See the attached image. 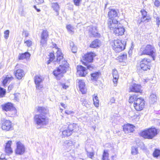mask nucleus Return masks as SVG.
Returning a JSON list of instances; mask_svg holds the SVG:
<instances>
[{"label":"nucleus","instance_id":"1","mask_svg":"<svg viewBox=\"0 0 160 160\" xmlns=\"http://www.w3.org/2000/svg\"><path fill=\"white\" fill-rule=\"evenodd\" d=\"M57 58L56 61L60 64L57 70L53 71V74L58 79L59 77H62V75L66 72L67 68L68 67V64L63 58V55L59 48L58 49L57 52Z\"/></svg>","mask_w":160,"mask_h":160},{"label":"nucleus","instance_id":"2","mask_svg":"<svg viewBox=\"0 0 160 160\" xmlns=\"http://www.w3.org/2000/svg\"><path fill=\"white\" fill-rule=\"evenodd\" d=\"M139 54L140 55H149L154 60L156 55V50L153 46L150 44L143 45L140 48Z\"/></svg>","mask_w":160,"mask_h":160},{"label":"nucleus","instance_id":"3","mask_svg":"<svg viewBox=\"0 0 160 160\" xmlns=\"http://www.w3.org/2000/svg\"><path fill=\"white\" fill-rule=\"evenodd\" d=\"M34 122L37 128H39L48 124V118L45 114H36L34 117Z\"/></svg>","mask_w":160,"mask_h":160},{"label":"nucleus","instance_id":"4","mask_svg":"<svg viewBox=\"0 0 160 160\" xmlns=\"http://www.w3.org/2000/svg\"><path fill=\"white\" fill-rule=\"evenodd\" d=\"M157 134L155 128H151L146 129L140 133V135L145 138L152 139Z\"/></svg>","mask_w":160,"mask_h":160},{"label":"nucleus","instance_id":"5","mask_svg":"<svg viewBox=\"0 0 160 160\" xmlns=\"http://www.w3.org/2000/svg\"><path fill=\"white\" fill-rule=\"evenodd\" d=\"M113 49L116 52H120L125 48L126 42H122L120 40H115L114 42Z\"/></svg>","mask_w":160,"mask_h":160},{"label":"nucleus","instance_id":"6","mask_svg":"<svg viewBox=\"0 0 160 160\" xmlns=\"http://www.w3.org/2000/svg\"><path fill=\"white\" fill-rule=\"evenodd\" d=\"M133 103L134 107L137 111L142 110L145 105V101L142 98H138Z\"/></svg>","mask_w":160,"mask_h":160},{"label":"nucleus","instance_id":"7","mask_svg":"<svg viewBox=\"0 0 160 160\" xmlns=\"http://www.w3.org/2000/svg\"><path fill=\"white\" fill-rule=\"evenodd\" d=\"M151 61L149 59L144 58L142 59L140 62V67L142 69L146 71L150 69L151 66Z\"/></svg>","mask_w":160,"mask_h":160},{"label":"nucleus","instance_id":"8","mask_svg":"<svg viewBox=\"0 0 160 160\" xmlns=\"http://www.w3.org/2000/svg\"><path fill=\"white\" fill-rule=\"evenodd\" d=\"M119 22L116 19L109 18L108 21L109 28L113 32L119 24Z\"/></svg>","mask_w":160,"mask_h":160},{"label":"nucleus","instance_id":"9","mask_svg":"<svg viewBox=\"0 0 160 160\" xmlns=\"http://www.w3.org/2000/svg\"><path fill=\"white\" fill-rule=\"evenodd\" d=\"M17 148L15 150L16 153L19 155H22L24 152L25 148L24 145L20 142L16 143Z\"/></svg>","mask_w":160,"mask_h":160},{"label":"nucleus","instance_id":"10","mask_svg":"<svg viewBox=\"0 0 160 160\" xmlns=\"http://www.w3.org/2000/svg\"><path fill=\"white\" fill-rule=\"evenodd\" d=\"M12 127V123L10 120H4L2 125V130L8 131L11 129Z\"/></svg>","mask_w":160,"mask_h":160},{"label":"nucleus","instance_id":"11","mask_svg":"<svg viewBox=\"0 0 160 160\" xmlns=\"http://www.w3.org/2000/svg\"><path fill=\"white\" fill-rule=\"evenodd\" d=\"M43 80V78L40 75H37L34 77V81L37 89L40 90L42 87L41 84Z\"/></svg>","mask_w":160,"mask_h":160},{"label":"nucleus","instance_id":"12","mask_svg":"<svg viewBox=\"0 0 160 160\" xmlns=\"http://www.w3.org/2000/svg\"><path fill=\"white\" fill-rule=\"evenodd\" d=\"M125 29L123 26L120 23L119 25L115 28L114 29L113 33L117 36L122 35L125 32Z\"/></svg>","mask_w":160,"mask_h":160},{"label":"nucleus","instance_id":"13","mask_svg":"<svg viewBox=\"0 0 160 160\" xmlns=\"http://www.w3.org/2000/svg\"><path fill=\"white\" fill-rule=\"evenodd\" d=\"M74 125H70L68 126V128L62 132V135L64 136H70L74 132Z\"/></svg>","mask_w":160,"mask_h":160},{"label":"nucleus","instance_id":"14","mask_svg":"<svg viewBox=\"0 0 160 160\" xmlns=\"http://www.w3.org/2000/svg\"><path fill=\"white\" fill-rule=\"evenodd\" d=\"M141 87L140 85L133 84L130 86L129 90L132 92L141 93L142 92Z\"/></svg>","mask_w":160,"mask_h":160},{"label":"nucleus","instance_id":"15","mask_svg":"<svg viewBox=\"0 0 160 160\" xmlns=\"http://www.w3.org/2000/svg\"><path fill=\"white\" fill-rule=\"evenodd\" d=\"M95 56V54L94 53L92 52H88L84 56L83 59L86 62H92L93 60V57Z\"/></svg>","mask_w":160,"mask_h":160},{"label":"nucleus","instance_id":"16","mask_svg":"<svg viewBox=\"0 0 160 160\" xmlns=\"http://www.w3.org/2000/svg\"><path fill=\"white\" fill-rule=\"evenodd\" d=\"M135 127L130 124H128L124 125L123 130L125 133L133 132L134 130Z\"/></svg>","mask_w":160,"mask_h":160},{"label":"nucleus","instance_id":"17","mask_svg":"<svg viewBox=\"0 0 160 160\" xmlns=\"http://www.w3.org/2000/svg\"><path fill=\"white\" fill-rule=\"evenodd\" d=\"M78 81L79 88L80 91L82 94L85 93L86 92L87 89L85 87V83L83 81L81 80H77Z\"/></svg>","mask_w":160,"mask_h":160},{"label":"nucleus","instance_id":"18","mask_svg":"<svg viewBox=\"0 0 160 160\" xmlns=\"http://www.w3.org/2000/svg\"><path fill=\"white\" fill-rule=\"evenodd\" d=\"M77 71L78 73L81 76H85L87 73L86 68L81 65L78 66Z\"/></svg>","mask_w":160,"mask_h":160},{"label":"nucleus","instance_id":"19","mask_svg":"<svg viewBox=\"0 0 160 160\" xmlns=\"http://www.w3.org/2000/svg\"><path fill=\"white\" fill-rule=\"evenodd\" d=\"M141 12L142 16L141 21L142 22H148L151 18L149 16H147V12L144 10L143 9L141 10Z\"/></svg>","mask_w":160,"mask_h":160},{"label":"nucleus","instance_id":"20","mask_svg":"<svg viewBox=\"0 0 160 160\" xmlns=\"http://www.w3.org/2000/svg\"><path fill=\"white\" fill-rule=\"evenodd\" d=\"M14 74L18 79H20L24 76L23 71L21 69H18L14 71Z\"/></svg>","mask_w":160,"mask_h":160},{"label":"nucleus","instance_id":"21","mask_svg":"<svg viewBox=\"0 0 160 160\" xmlns=\"http://www.w3.org/2000/svg\"><path fill=\"white\" fill-rule=\"evenodd\" d=\"M101 43L100 40L96 39L92 42L90 45V47L91 48H97L100 47Z\"/></svg>","mask_w":160,"mask_h":160},{"label":"nucleus","instance_id":"22","mask_svg":"<svg viewBox=\"0 0 160 160\" xmlns=\"http://www.w3.org/2000/svg\"><path fill=\"white\" fill-rule=\"evenodd\" d=\"M108 12V16L109 18L114 19L118 16L117 12L114 9H110Z\"/></svg>","mask_w":160,"mask_h":160},{"label":"nucleus","instance_id":"23","mask_svg":"<svg viewBox=\"0 0 160 160\" xmlns=\"http://www.w3.org/2000/svg\"><path fill=\"white\" fill-rule=\"evenodd\" d=\"M14 107L12 104L8 102L2 106V109L7 112H8Z\"/></svg>","mask_w":160,"mask_h":160},{"label":"nucleus","instance_id":"24","mask_svg":"<svg viewBox=\"0 0 160 160\" xmlns=\"http://www.w3.org/2000/svg\"><path fill=\"white\" fill-rule=\"evenodd\" d=\"M112 74L113 78V82L114 84H117L119 78V75L117 71L115 69L113 70Z\"/></svg>","mask_w":160,"mask_h":160},{"label":"nucleus","instance_id":"25","mask_svg":"<svg viewBox=\"0 0 160 160\" xmlns=\"http://www.w3.org/2000/svg\"><path fill=\"white\" fill-rule=\"evenodd\" d=\"M51 6L53 10L55 11L57 13V15L59 14L58 11L60 9L59 5L57 2L52 3L51 4Z\"/></svg>","mask_w":160,"mask_h":160},{"label":"nucleus","instance_id":"26","mask_svg":"<svg viewBox=\"0 0 160 160\" xmlns=\"http://www.w3.org/2000/svg\"><path fill=\"white\" fill-rule=\"evenodd\" d=\"M38 111L40 113V114H47L48 112V110L47 109L43 107H38L37 108Z\"/></svg>","mask_w":160,"mask_h":160},{"label":"nucleus","instance_id":"27","mask_svg":"<svg viewBox=\"0 0 160 160\" xmlns=\"http://www.w3.org/2000/svg\"><path fill=\"white\" fill-rule=\"evenodd\" d=\"M17 112L16 109L13 107L11 110L8 112V113L10 117H14L17 116Z\"/></svg>","mask_w":160,"mask_h":160},{"label":"nucleus","instance_id":"28","mask_svg":"<svg viewBox=\"0 0 160 160\" xmlns=\"http://www.w3.org/2000/svg\"><path fill=\"white\" fill-rule=\"evenodd\" d=\"M30 56V53L28 52H26L24 53L20 54L18 58L19 59H28Z\"/></svg>","mask_w":160,"mask_h":160},{"label":"nucleus","instance_id":"29","mask_svg":"<svg viewBox=\"0 0 160 160\" xmlns=\"http://www.w3.org/2000/svg\"><path fill=\"white\" fill-rule=\"evenodd\" d=\"M157 100V97L154 94H151L149 98V101L151 103H153Z\"/></svg>","mask_w":160,"mask_h":160},{"label":"nucleus","instance_id":"30","mask_svg":"<svg viewBox=\"0 0 160 160\" xmlns=\"http://www.w3.org/2000/svg\"><path fill=\"white\" fill-rule=\"evenodd\" d=\"M93 100L94 105L97 107L99 106V100L98 97L97 96L94 95L93 97Z\"/></svg>","mask_w":160,"mask_h":160},{"label":"nucleus","instance_id":"31","mask_svg":"<svg viewBox=\"0 0 160 160\" xmlns=\"http://www.w3.org/2000/svg\"><path fill=\"white\" fill-rule=\"evenodd\" d=\"M49 60L47 61V64H48L55 59V56L53 53L51 52L49 55Z\"/></svg>","mask_w":160,"mask_h":160},{"label":"nucleus","instance_id":"32","mask_svg":"<svg viewBox=\"0 0 160 160\" xmlns=\"http://www.w3.org/2000/svg\"><path fill=\"white\" fill-rule=\"evenodd\" d=\"M48 32L46 30H43L41 35V38L48 39Z\"/></svg>","mask_w":160,"mask_h":160},{"label":"nucleus","instance_id":"33","mask_svg":"<svg viewBox=\"0 0 160 160\" xmlns=\"http://www.w3.org/2000/svg\"><path fill=\"white\" fill-rule=\"evenodd\" d=\"M153 155L154 157H160V150L158 149H155L153 152Z\"/></svg>","mask_w":160,"mask_h":160},{"label":"nucleus","instance_id":"34","mask_svg":"<svg viewBox=\"0 0 160 160\" xmlns=\"http://www.w3.org/2000/svg\"><path fill=\"white\" fill-rule=\"evenodd\" d=\"M75 142L70 140H66L64 142V145L66 146H71L73 145Z\"/></svg>","mask_w":160,"mask_h":160},{"label":"nucleus","instance_id":"35","mask_svg":"<svg viewBox=\"0 0 160 160\" xmlns=\"http://www.w3.org/2000/svg\"><path fill=\"white\" fill-rule=\"evenodd\" d=\"M96 29V28L95 27L92 28L91 27L90 29H89V32H91V34L93 35L94 37H98L99 36L100 34H99L97 32H93V29Z\"/></svg>","mask_w":160,"mask_h":160},{"label":"nucleus","instance_id":"36","mask_svg":"<svg viewBox=\"0 0 160 160\" xmlns=\"http://www.w3.org/2000/svg\"><path fill=\"white\" fill-rule=\"evenodd\" d=\"M13 78L12 77H7L6 78L3 80L2 84L3 86L5 85L8 82H10V81Z\"/></svg>","mask_w":160,"mask_h":160},{"label":"nucleus","instance_id":"37","mask_svg":"<svg viewBox=\"0 0 160 160\" xmlns=\"http://www.w3.org/2000/svg\"><path fill=\"white\" fill-rule=\"evenodd\" d=\"M108 151L107 150H104L102 157L103 160H109L108 159Z\"/></svg>","mask_w":160,"mask_h":160},{"label":"nucleus","instance_id":"38","mask_svg":"<svg viewBox=\"0 0 160 160\" xmlns=\"http://www.w3.org/2000/svg\"><path fill=\"white\" fill-rule=\"evenodd\" d=\"M127 57V55L126 54H123L118 57L119 61L120 62H122L126 59Z\"/></svg>","mask_w":160,"mask_h":160},{"label":"nucleus","instance_id":"39","mask_svg":"<svg viewBox=\"0 0 160 160\" xmlns=\"http://www.w3.org/2000/svg\"><path fill=\"white\" fill-rule=\"evenodd\" d=\"M91 76L92 79L96 80L99 76V74L98 72H95L91 74Z\"/></svg>","mask_w":160,"mask_h":160},{"label":"nucleus","instance_id":"40","mask_svg":"<svg viewBox=\"0 0 160 160\" xmlns=\"http://www.w3.org/2000/svg\"><path fill=\"white\" fill-rule=\"evenodd\" d=\"M138 98H137V96L136 95L131 96L129 98V102L130 103H132L133 102L134 103V102H135V101H136L137 99Z\"/></svg>","mask_w":160,"mask_h":160},{"label":"nucleus","instance_id":"41","mask_svg":"<svg viewBox=\"0 0 160 160\" xmlns=\"http://www.w3.org/2000/svg\"><path fill=\"white\" fill-rule=\"evenodd\" d=\"M132 153L133 155H135L138 154V148L133 147L132 148Z\"/></svg>","mask_w":160,"mask_h":160},{"label":"nucleus","instance_id":"42","mask_svg":"<svg viewBox=\"0 0 160 160\" xmlns=\"http://www.w3.org/2000/svg\"><path fill=\"white\" fill-rule=\"evenodd\" d=\"M19 14L21 16H25L26 15V12L24 11L23 7H21L19 9Z\"/></svg>","mask_w":160,"mask_h":160},{"label":"nucleus","instance_id":"43","mask_svg":"<svg viewBox=\"0 0 160 160\" xmlns=\"http://www.w3.org/2000/svg\"><path fill=\"white\" fill-rule=\"evenodd\" d=\"M24 43L28 47H30L32 44V41L30 40H24Z\"/></svg>","mask_w":160,"mask_h":160},{"label":"nucleus","instance_id":"44","mask_svg":"<svg viewBox=\"0 0 160 160\" xmlns=\"http://www.w3.org/2000/svg\"><path fill=\"white\" fill-rule=\"evenodd\" d=\"M6 91L5 89L0 87V97H3L5 94Z\"/></svg>","mask_w":160,"mask_h":160},{"label":"nucleus","instance_id":"45","mask_svg":"<svg viewBox=\"0 0 160 160\" xmlns=\"http://www.w3.org/2000/svg\"><path fill=\"white\" fill-rule=\"evenodd\" d=\"M47 40V39L41 38L40 41V45H42V46H43L46 43Z\"/></svg>","mask_w":160,"mask_h":160},{"label":"nucleus","instance_id":"46","mask_svg":"<svg viewBox=\"0 0 160 160\" xmlns=\"http://www.w3.org/2000/svg\"><path fill=\"white\" fill-rule=\"evenodd\" d=\"M66 28L67 30L70 32H73V27L70 25H67Z\"/></svg>","mask_w":160,"mask_h":160},{"label":"nucleus","instance_id":"47","mask_svg":"<svg viewBox=\"0 0 160 160\" xmlns=\"http://www.w3.org/2000/svg\"><path fill=\"white\" fill-rule=\"evenodd\" d=\"M83 63L85 65L87 66V68L88 69L90 70H92L93 68V67L91 65H88V63H87V62H83Z\"/></svg>","mask_w":160,"mask_h":160},{"label":"nucleus","instance_id":"48","mask_svg":"<svg viewBox=\"0 0 160 160\" xmlns=\"http://www.w3.org/2000/svg\"><path fill=\"white\" fill-rule=\"evenodd\" d=\"M82 0H73L74 4L77 6H79Z\"/></svg>","mask_w":160,"mask_h":160},{"label":"nucleus","instance_id":"49","mask_svg":"<svg viewBox=\"0 0 160 160\" xmlns=\"http://www.w3.org/2000/svg\"><path fill=\"white\" fill-rule=\"evenodd\" d=\"M154 4V5L158 7L160 6V2L158 0H155L154 1H153Z\"/></svg>","mask_w":160,"mask_h":160},{"label":"nucleus","instance_id":"50","mask_svg":"<svg viewBox=\"0 0 160 160\" xmlns=\"http://www.w3.org/2000/svg\"><path fill=\"white\" fill-rule=\"evenodd\" d=\"M87 152V155L88 157L91 158H92V157L93 156L94 154L93 152H89L86 151Z\"/></svg>","mask_w":160,"mask_h":160},{"label":"nucleus","instance_id":"51","mask_svg":"<svg viewBox=\"0 0 160 160\" xmlns=\"http://www.w3.org/2000/svg\"><path fill=\"white\" fill-rule=\"evenodd\" d=\"M154 18H155L156 22V24L158 25V27H159V25L160 24V18L159 17H154Z\"/></svg>","mask_w":160,"mask_h":160},{"label":"nucleus","instance_id":"52","mask_svg":"<svg viewBox=\"0 0 160 160\" xmlns=\"http://www.w3.org/2000/svg\"><path fill=\"white\" fill-rule=\"evenodd\" d=\"M5 151L6 153L8 154L11 153L12 152V150L11 148H5Z\"/></svg>","mask_w":160,"mask_h":160},{"label":"nucleus","instance_id":"53","mask_svg":"<svg viewBox=\"0 0 160 160\" xmlns=\"http://www.w3.org/2000/svg\"><path fill=\"white\" fill-rule=\"evenodd\" d=\"M12 143V141H8L6 145L5 146V148H11V144Z\"/></svg>","mask_w":160,"mask_h":160},{"label":"nucleus","instance_id":"54","mask_svg":"<svg viewBox=\"0 0 160 160\" xmlns=\"http://www.w3.org/2000/svg\"><path fill=\"white\" fill-rule=\"evenodd\" d=\"M5 38H7L9 36V31L8 30H7L4 32Z\"/></svg>","mask_w":160,"mask_h":160},{"label":"nucleus","instance_id":"55","mask_svg":"<svg viewBox=\"0 0 160 160\" xmlns=\"http://www.w3.org/2000/svg\"><path fill=\"white\" fill-rule=\"evenodd\" d=\"M140 146L141 148H142V149L145 150L146 149V148L145 146V145L142 142H140Z\"/></svg>","mask_w":160,"mask_h":160},{"label":"nucleus","instance_id":"56","mask_svg":"<svg viewBox=\"0 0 160 160\" xmlns=\"http://www.w3.org/2000/svg\"><path fill=\"white\" fill-rule=\"evenodd\" d=\"M71 49L72 52L75 53L77 52V48L76 47V46H75L74 47H72L71 48Z\"/></svg>","mask_w":160,"mask_h":160},{"label":"nucleus","instance_id":"57","mask_svg":"<svg viewBox=\"0 0 160 160\" xmlns=\"http://www.w3.org/2000/svg\"><path fill=\"white\" fill-rule=\"evenodd\" d=\"M36 2L38 4H41L44 2L43 0H35Z\"/></svg>","mask_w":160,"mask_h":160},{"label":"nucleus","instance_id":"58","mask_svg":"<svg viewBox=\"0 0 160 160\" xmlns=\"http://www.w3.org/2000/svg\"><path fill=\"white\" fill-rule=\"evenodd\" d=\"M23 34H24V36L26 37H27L29 36V34L28 32L26 31H24L23 32Z\"/></svg>","mask_w":160,"mask_h":160},{"label":"nucleus","instance_id":"59","mask_svg":"<svg viewBox=\"0 0 160 160\" xmlns=\"http://www.w3.org/2000/svg\"><path fill=\"white\" fill-rule=\"evenodd\" d=\"M61 85L62 87L65 89H66L68 87V86L67 85H66L64 83H62L61 84Z\"/></svg>","mask_w":160,"mask_h":160},{"label":"nucleus","instance_id":"60","mask_svg":"<svg viewBox=\"0 0 160 160\" xmlns=\"http://www.w3.org/2000/svg\"><path fill=\"white\" fill-rule=\"evenodd\" d=\"M65 113L67 114H71L73 113V112L71 111L66 110Z\"/></svg>","mask_w":160,"mask_h":160},{"label":"nucleus","instance_id":"61","mask_svg":"<svg viewBox=\"0 0 160 160\" xmlns=\"http://www.w3.org/2000/svg\"><path fill=\"white\" fill-rule=\"evenodd\" d=\"M17 94L14 95V99L17 101L18 102L19 100V98L18 97V96H17Z\"/></svg>","mask_w":160,"mask_h":160},{"label":"nucleus","instance_id":"62","mask_svg":"<svg viewBox=\"0 0 160 160\" xmlns=\"http://www.w3.org/2000/svg\"><path fill=\"white\" fill-rule=\"evenodd\" d=\"M115 100L114 98L112 97L110 99V102H111V103H114L115 102Z\"/></svg>","mask_w":160,"mask_h":160},{"label":"nucleus","instance_id":"63","mask_svg":"<svg viewBox=\"0 0 160 160\" xmlns=\"http://www.w3.org/2000/svg\"><path fill=\"white\" fill-rule=\"evenodd\" d=\"M70 46L71 48L72 47H73L75 46H74V43L73 42H70Z\"/></svg>","mask_w":160,"mask_h":160},{"label":"nucleus","instance_id":"64","mask_svg":"<svg viewBox=\"0 0 160 160\" xmlns=\"http://www.w3.org/2000/svg\"><path fill=\"white\" fill-rule=\"evenodd\" d=\"M33 7L38 12H40V10L39 9L37 8L36 6L35 5H34Z\"/></svg>","mask_w":160,"mask_h":160}]
</instances>
